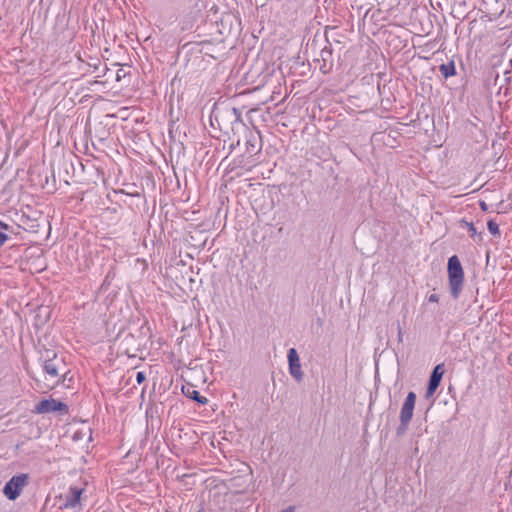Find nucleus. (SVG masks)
Here are the masks:
<instances>
[{
    "label": "nucleus",
    "instance_id": "1",
    "mask_svg": "<svg viewBox=\"0 0 512 512\" xmlns=\"http://www.w3.org/2000/svg\"><path fill=\"white\" fill-rule=\"evenodd\" d=\"M44 381L41 388L51 390L64 383L67 376V365L63 357L55 350L47 349L41 356Z\"/></svg>",
    "mask_w": 512,
    "mask_h": 512
},
{
    "label": "nucleus",
    "instance_id": "2",
    "mask_svg": "<svg viewBox=\"0 0 512 512\" xmlns=\"http://www.w3.org/2000/svg\"><path fill=\"white\" fill-rule=\"evenodd\" d=\"M448 278L450 292L454 299H457L462 291L464 272L459 258L454 255L448 260Z\"/></svg>",
    "mask_w": 512,
    "mask_h": 512
},
{
    "label": "nucleus",
    "instance_id": "3",
    "mask_svg": "<svg viewBox=\"0 0 512 512\" xmlns=\"http://www.w3.org/2000/svg\"><path fill=\"white\" fill-rule=\"evenodd\" d=\"M416 398H417L416 394L413 391H410L407 394V396L402 404L401 410H400V415H399L400 424L396 429L397 436H402L407 432L409 423L411 422L412 417H413V411H414L415 404H416Z\"/></svg>",
    "mask_w": 512,
    "mask_h": 512
},
{
    "label": "nucleus",
    "instance_id": "4",
    "mask_svg": "<svg viewBox=\"0 0 512 512\" xmlns=\"http://www.w3.org/2000/svg\"><path fill=\"white\" fill-rule=\"evenodd\" d=\"M28 476L26 474H19L13 476L4 486L3 493L9 500H15L21 493L22 489L26 486Z\"/></svg>",
    "mask_w": 512,
    "mask_h": 512
},
{
    "label": "nucleus",
    "instance_id": "5",
    "mask_svg": "<svg viewBox=\"0 0 512 512\" xmlns=\"http://www.w3.org/2000/svg\"><path fill=\"white\" fill-rule=\"evenodd\" d=\"M56 411L67 413L68 406L59 400L49 398L41 400L38 404H36L33 410V412L36 414H48Z\"/></svg>",
    "mask_w": 512,
    "mask_h": 512
},
{
    "label": "nucleus",
    "instance_id": "6",
    "mask_svg": "<svg viewBox=\"0 0 512 512\" xmlns=\"http://www.w3.org/2000/svg\"><path fill=\"white\" fill-rule=\"evenodd\" d=\"M84 489L71 486L64 496L63 506L67 509H73L75 512L81 509V495Z\"/></svg>",
    "mask_w": 512,
    "mask_h": 512
},
{
    "label": "nucleus",
    "instance_id": "7",
    "mask_svg": "<svg viewBox=\"0 0 512 512\" xmlns=\"http://www.w3.org/2000/svg\"><path fill=\"white\" fill-rule=\"evenodd\" d=\"M289 373L297 381L303 380V371L301 368L300 358L295 348H290L287 354Z\"/></svg>",
    "mask_w": 512,
    "mask_h": 512
},
{
    "label": "nucleus",
    "instance_id": "8",
    "mask_svg": "<svg viewBox=\"0 0 512 512\" xmlns=\"http://www.w3.org/2000/svg\"><path fill=\"white\" fill-rule=\"evenodd\" d=\"M443 367H444L443 364H438L434 367V369L430 375L428 387L426 390V397H431L435 393L436 389L438 388V386L441 382L442 376L444 374Z\"/></svg>",
    "mask_w": 512,
    "mask_h": 512
},
{
    "label": "nucleus",
    "instance_id": "9",
    "mask_svg": "<svg viewBox=\"0 0 512 512\" xmlns=\"http://www.w3.org/2000/svg\"><path fill=\"white\" fill-rule=\"evenodd\" d=\"M182 392L190 399L195 400L196 402L205 405L208 402V399L204 396H201L199 392L192 385H187L182 387Z\"/></svg>",
    "mask_w": 512,
    "mask_h": 512
},
{
    "label": "nucleus",
    "instance_id": "10",
    "mask_svg": "<svg viewBox=\"0 0 512 512\" xmlns=\"http://www.w3.org/2000/svg\"><path fill=\"white\" fill-rule=\"evenodd\" d=\"M439 71L444 78L454 76L456 74L454 61H450L446 64H441L439 66Z\"/></svg>",
    "mask_w": 512,
    "mask_h": 512
},
{
    "label": "nucleus",
    "instance_id": "11",
    "mask_svg": "<svg viewBox=\"0 0 512 512\" xmlns=\"http://www.w3.org/2000/svg\"><path fill=\"white\" fill-rule=\"evenodd\" d=\"M459 225L466 229L472 238H476L478 236L477 229L472 222L463 218L459 221Z\"/></svg>",
    "mask_w": 512,
    "mask_h": 512
},
{
    "label": "nucleus",
    "instance_id": "12",
    "mask_svg": "<svg viewBox=\"0 0 512 512\" xmlns=\"http://www.w3.org/2000/svg\"><path fill=\"white\" fill-rule=\"evenodd\" d=\"M9 225L0 221V247L8 240V235L5 233L9 229Z\"/></svg>",
    "mask_w": 512,
    "mask_h": 512
},
{
    "label": "nucleus",
    "instance_id": "13",
    "mask_svg": "<svg viewBox=\"0 0 512 512\" xmlns=\"http://www.w3.org/2000/svg\"><path fill=\"white\" fill-rule=\"evenodd\" d=\"M487 228L489 232L494 236L500 235V230L498 224L494 220H489L487 223Z\"/></svg>",
    "mask_w": 512,
    "mask_h": 512
},
{
    "label": "nucleus",
    "instance_id": "14",
    "mask_svg": "<svg viewBox=\"0 0 512 512\" xmlns=\"http://www.w3.org/2000/svg\"><path fill=\"white\" fill-rule=\"evenodd\" d=\"M146 379L145 373L142 371L137 372L136 374V381L138 384H141Z\"/></svg>",
    "mask_w": 512,
    "mask_h": 512
},
{
    "label": "nucleus",
    "instance_id": "15",
    "mask_svg": "<svg viewBox=\"0 0 512 512\" xmlns=\"http://www.w3.org/2000/svg\"><path fill=\"white\" fill-rule=\"evenodd\" d=\"M429 302L437 303L439 301V296L437 294H431L428 297Z\"/></svg>",
    "mask_w": 512,
    "mask_h": 512
},
{
    "label": "nucleus",
    "instance_id": "16",
    "mask_svg": "<svg viewBox=\"0 0 512 512\" xmlns=\"http://www.w3.org/2000/svg\"><path fill=\"white\" fill-rule=\"evenodd\" d=\"M325 54H329V55H330V54H331V52H330V51H328V50H326V49H323V50H322L321 55H322V57H323V59H324V60H325Z\"/></svg>",
    "mask_w": 512,
    "mask_h": 512
},
{
    "label": "nucleus",
    "instance_id": "17",
    "mask_svg": "<svg viewBox=\"0 0 512 512\" xmlns=\"http://www.w3.org/2000/svg\"><path fill=\"white\" fill-rule=\"evenodd\" d=\"M295 508L293 506H289L287 509L281 511V512H294Z\"/></svg>",
    "mask_w": 512,
    "mask_h": 512
},
{
    "label": "nucleus",
    "instance_id": "18",
    "mask_svg": "<svg viewBox=\"0 0 512 512\" xmlns=\"http://www.w3.org/2000/svg\"><path fill=\"white\" fill-rule=\"evenodd\" d=\"M232 112L236 115L237 118L240 117V113L238 112V109L237 108H233L232 109Z\"/></svg>",
    "mask_w": 512,
    "mask_h": 512
},
{
    "label": "nucleus",
    "instance_id": "19",
    "mask_svg": "<svg viewBox=\"0 0 512 512\" xmlns=\"http://www.w3.org/2000/svg\"><path fill=\"white\" fill-rule=\"evenodd\" d=\"M480 206H481V208H482L483 210H486V209H487V205H486V203H485V202H483V201H481V202H480Z\"/></svg>",
    "mask_w": 512,
    "mask_h": 512
},
{
    "label": "nucleus",
    "instance_id": "20",
    "mask_svg": "<svg viewBox=\"0 0 512 512\" xmlns=\"http://www.w3.org/2000/svg\"><path fill=\"white\" fill-rule=\"evenodd\" d=\"M398 338H399V341H401V339H402V333H401V330H399Z\"/></svg>",
    "mask_w": 512,
    "mask_h": 512
}]
</instances>
